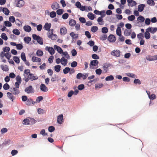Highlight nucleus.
<instances>
[{
	"instance_id": "nucleus-26",
	"label": "nucleus",
	"mask_w": 157,
	"mask_h": 157,
	"mask_svg": "<svg viewBox=\"0 0 157 157\" xmlns=\"http://www.w3.org/2000/svg\"><path fill=\"white\" fill-rule=\"evenodd\" d=\"M131 32L132 31L131 30H129L126 29L124 31V34L125 36H128L131 33Z\"/></svg>"
},
{
	"instance_id": "nucleus-28",
	"label": "nucleus",
	"mask_w": 157,
	"mask_h": 157,
	"mask_svg": "<svg viewBox=\"0 0 157 157\" xmlns=\"http://www.w3.org/2000/svg\"><path fill=\"white\" fill-rule=\"evenodd\" d=\"M149 31L146 30V31L144 33V37L146 39H148L150 38V35Z\"/></svg>"
},
{
	"instance_id": "nucleus-22",
	"label": "nucleus",
	"mask_w": 157,
	"mask_h": 157,
	"mask_svg": "<svg viewBox=\"0 0 157 157\" xmlns=\"http://www.w3.org/2000/svg\"><path fill=\"white\" fill-rule=\"evenodd\" d=\"M98 61L97 60H93L90 63V67L91 66H96L97 65H98Z\"/></svg>"
},
{
	"instance_id": "nucleus-57",
	"label": "nucleus",
	"mask_w": 157,
	"mask_h": 157,
	"mask_svg": "<svg viewBox=\"0 0 157 157\" xmlns=\"http://www.w3.org/2000/svg\"><path fill=\"white\" fill-rule=\"evenodd\" d=\"M16 79L17 81V82H18V83H21V78L20 76L18 75H17L16 78Z\"/></svg>"
},
{
	"instance_id": "nucleus-32",
	"label": "nucleus",
	"mask_w": 157,
	"mask_h": 157,
	"mask_svg": "<svg viewBox=\"0 0 157 157\" xmlns=\"http://www.w3.org/2000/svg\"><path fill=\"white\" fill-rule=\"evenodd\" d=\"M117 34L118 36H120L121 35V28L118 27L116 30Z\"/></svg>"
},
{
	"instance_id": "nucleus-42",
	"label": "nucleus",
	"mask_w": 157,
	"mask_h": 157,
	"mask_svg": "<svg viewBox=\"0 0 157 157\" xmlns=\"http://www.w3.org/2000/svg\"><path fill=\"white\" fill-rule=\"evenodd\" d=\"M13 34L18 35L20 34V32L19 30L17 29H14L13 31Z\"/></svg>"
},
{
	"instance_id": "nucleus-43",
	"label": "nucleus",
	"mask_w": 157,
	"mask_h": 157,
	"mask_svg": "<svg viewBox=\"0 0 157 157\" xmlns=\"http://www.w3.org/2000/svg\"><path fill=\"white\" fill-rule=\"evenodd\" d=\"M111 65L109 63H105L103 65V67L104 69H106L108 68Z\"/></svg>"
},
{
	"instance_id": "nucleus-62",
	"label": "nucleus",
	"mask_w": 157,
	"mask_h": 157,
	"mask_svg": "<svg viewBox=\"0 0 157 157\" xmlns=\"http://www.w3.org/2000/svg\"><path fill=\"white\" fill-rule=\"evenodd\" d=\"M37 112L39 114H42L44 113V110L40 108H39L38 109Z\"/></svg>"
},
{
	"instance_id": "nucleus-34",
	"label": "nucleus",
	"mask_w": 157,
	"mask_h": 157,
	"mask_svg": "<svg viewBox=\"0 0 157 157\" xmlns=\"http://www.w3.org/2000/svg\"><path fill=\"white\" fill-rule=\"evenodd\" d=\"M126 74L128 76L132 77L134 78H137L136 76L132 73H127Z\"/></svg>"
},
{
	"instance_id": "nucleus-17",
	"label": "nucleus",
	"mask_w": 157,
	"mask_h": 157,
	"mask_svg": "<svg viewBox=\"0 0 157 157\" xmlns=\"http://www.w3.org/2000/svg\"><path fill=\"white\" fill-rule=\"evenodd\" d=\"M48 37L51 38L52 40H55L56 39L57 37L56 35L53 34H51L50 33H49L48 34Z\"/></svg>"
},
{
	"instance_id": "nucleus-55",
	"label": "nucleus",
	"mask_w": 157,
	"mask_h": 157,
	"mask_svg": "<svg viewBox=\"0 0 157 157\" xmlns=\"http://www.w3.org/2000/svg\"><path fill=\"white\" fill-rule=\"evenodd\" d=\"M98 30V28L96 26H93L91 28V30L93 32H96Z\"/></svg>"
},
{
	"instance_id": "nucleus-13",
	"label": "nucleus",
	"mask_w": 157,
	"mask_h": 157,
	"mask_svg": "<svg viewBox=\"0 0 157 157\" xmlns=\"http://www.w3.org/2000/svg\"><path fill=\"white\" fill-rule=\"evenodd\" d=\"M51 26V23H46L44 26V29L46 30L49 31H50V28Z\"/></svg>"
},
{
	"instance_id": "nucleus-35",
	"label": "nucleus",
	"mask_w": 157,
	"mask_h": 157,
	"mask_svg": "<svg viewBox=\"0 0 157 157\" xmlns=\"http://www.w3.org/2000/svg\"><path fill=\"white\" fill-rule=\"evenodd\" d=\"M114 79V77L112 75H109L107 76L105 79V80L106 81H111L113 80Z\"/></svg>"
},
{
	"instance_id": "nucleus-23",
	"label": "nucleus",
	"mask_w": 157,
	"mask_h": 157,
	"mask_svg": "<svg viewBox=\"0 0 157 157\" xmlns=\"http://www.w3.org/2000/svg\"><path fill=\"white\" fill-rule=\"evenodd\" d=\"M23 29L25 31L27 32H29L31 30V27L29 25L24 26Z\"/></svg>"
},
{
	"instance_id": "nucleus-47",
	"label": "nucleus",
	"mask_w": 157,
	"mask_h": 157,
	"mask_svg": "<svg viewBox=\"0 0 157 157\" xmlns=\"http://www.w3.org/2000/svg\"><path fill=\"white\" fill-rule=\"evenodd\" d=\"M21 58L23 61H26V58L25 57V54L24 52H22L21 54Z\"/></svg>"
},
{
	"instance_id": "nucleus-48",
	"label": "nucleus",
	"mask_w": 157,
	"mask_h": 157,
	"mask_svg": "<svg viewBox=\"0 0 157 157\" xmlns=\"http://www.w3.org/2000/svg\"><path fill=\"white\" fill-rule=\"evenodd\" d=\"M30 119V124H33L36 122V121L33 118H29Z\"/></svg>"
},
{
	"instance_id": "nucleus-46",
	"label": "nucleus",
	"mask_w": 157,
	"mask_h": 157,
	"mask_svg": "<svg viewBox=\"0 0 157 157\" xmlns=\"http://www.w3.org/2000/svg\"><path fill=\"white\" fill-rule=\"evenodd\" d=\"M135 18V16H134V15H132L130 16H128V20L129 21H133L134 20Z\"/></svg>"
},
{
	"instance_id": "nucleus-15",
	"label": "nucleus",
	"mask_w": 157,
	"mask_h": 157,
	"mask_svg": "<svg viewBox=\"0 0 157 157\" xmlns=\"http://www.w3.org/2000/svg\"><path fill=\"white\" fill-rule=\"evenodd\" d=\"M11 92L14 94H18L20 93L18 88L14 87L11 91Z\"/></svg>"
},
{
	"instance_id": "nucleus-1",
	"label": "nucleus",
	"mask_w": 157,
	"mask_h": 157,
	"mask_svg": "<svg viewBox=\"0 0 157 157\" xmlns=\"http://www.w3.org/2000/svg\"><path fill=\"white\" fill-rule=\"evenodd\" d=\"M23 75L24 76L23 80L26 82H28L29 79L33 81L38 78L37 76H34V75L30 73L29 69H25L24 71Z\"/></svg>"
},
{
	"instance_id": "nucleus-29",
	"label": "nucleus",
	"mask_w": 157,
	"mask_h": 157,
	"mask_svg": "<svg viewBox=\"0 0 157 157\" xmlns=\"http://www.w3.org/2000/svg\"><path fill=\"white\" fill-rule=\"evenodd\" d=\"M23 124H24L28 125L30 124V119L29 118H26L24 119L23 121Z\"/></svg>"
},
{
	"instance_id": "nucleus-54",
	"label": "nucleus",
	"mask_w": 157,
	"mask_h": 157,
	"mask_svg": "<svg viewBox=\"0 0 157 157\" xmlns=\"http://www.w3.org/2000/svg\"><path fill=\"white\" fill-rule=\"evenodd\" d=\"M101 31L102 33H106L108 32V29L107 27H104L102 28Z\"/></svg>"
},
{
	"instance_id": "nucleus-31",
	"label": "nucleus",
	"mask_w": 157,
	"mask_h": 157,
	"mask_svg": "<svg viewBox=\"0 0 157 157\" xmlns=\"http://www.w3.org/2000/svg\"><path fill=\"white\" fill-rule=\"evenodd\" d=\"M144 18L142 16H140L137 18V20L139 22H142L144 21Z\"/></svg>"
},
{
	"instance_id": "nucleus-6",
	"label": "nucleus",
	"mask_w": 157,
	"mask_h": 157,
	"mask_svg": "<svg viewBox=\"0 0 157 157\" xmlns=\"http://www.w3.org/2000/svg\"><path fill=\"white\" fill-rule=\"evenodd\" d=\"M111 54L116 57H119L120 56V52L119 50H113L111 52Z\"/></svg>"
},
{
	"instance_id": "nucleus-44",
	"label": "nucleus",
	"mask_w": 157,
	"mask_h": 157,
	"mask_svg": "<svg viewBox=\"0 0 157 157\" xmlns=\"http://www.w3.org/2000/svg\"><path fill=\"white\" fill-rule=\"evenodd\" d=\"M56 13L55 12L53 11L50 13V16L51 18H54L56 16Z\"/></svg>"
},
{
	"instance_id": "nucleus-24",
	"label": "nucleus",
	"mask_w": 157,
	"mask_h": 157,
	"mask_svg": "<svg viewBox=\"0 0 157 157\" xmlns=\"http://www.w3.org/2000/svg\"><path fill=\"white\" fill-rule=\"evenodd\" d=\"M60 33L62 35H65L67 33V29L65 27H63L60 29Z\"/></svg>"
},
{
	"instance_id": "nucleus-9",
	"label": "nucleus",
	"mask_w": 157,
	"mask_h": 157,
	"mask_svg": "<svg viewBox=\"0 0 157 157\" xmlns=\"http://www.w3.org/2000/svg\"><path fill=\"white\" fill-rule=\"evenodd\" d=\"M146 92L149 98L152 100L155 99L156 98V96L154 94H150L149 91H146Z\"/></svg>"
},
{
	"instance_id": "nucleus-41",
	"label": "nucleus",
	"mask_w": 157,
	"mask_h": 157,
	"mask_svg": "<svg viewBox=\"0 0 157 157\" xmlns=\"http://www.w3.org/2000/svg\"><path fill=\"white\" fill-rule=\"evenodd\" d=\"M147 4L151 6H154L155 5V2L153 0H147Z\"/></svg>"
},
{
	"instance_id": "nucleus-3",
	"label": "nucleus",
	"mask_w": 157,
	"mask_h": 157,
	"mask_svg": "<svg viewBox=\"0 0 157 157\" xmlns=\"http://www.w3.org/2000/svg\"><path fill=\"white\" fill-rule=\"evenodd\" d=\"M15 2H17L16 6L18 7H21L23 6L25 4V2L23 0H20L15 1Z\"/></svg>"
},
{
	"instance_id": "nucleus-30",
	"label": "nucleus",
	"mask_w": 157,
	"mask_h": 157,
	"mask_svg": "<svg viewBox=\"0 0 157 157\" xmlns=\"http://www.w3.org/2000/svg\"><path fill=\"white\" fill-rule=\"evenodd\" d=\"M76 24V21L74 19H71L69 21V25L71 26H75Z\"/></svg>"
},
{
	"instance_id": "nucleus-58",
	"label": "nucleus",
	"mask_w": 157,
	"mask_h": 157,
	"mask_svg": "<svg viewBox=\"0 0 157 157\" xmlns=\"http://www.w3.org/2000/svg\"><path fill=\"white\" fill-rule=\"evenodd\" d=\"M32 37L34 40H38V38H39L40 36H37L35 34H33L32 35Z\"/></svg>"
},
{
	"instance_id": "nucleus-19",
	"label": "nucleus",
	"mask_w": 157,
	"mask_h": 157,
	"mask_svg": "<svg viewBox=\"0 0 157 157\" xmlns=\"http://www.w3.org/2000/svg\"><path fill=\"white\" fill-rule=\"evenodd\" d=\"M127 2L128 3V5L129 6H132L135 5L136 4L135 1L132 0H127Z\"/></svg>"
},
{
	"instance_id": "nucleus-36",
	"label": "nucleus",
	"mask_w": 157,
	"mask_h": 157,
	"mask_svg": "<svg viewBox=\"0 0 157 157\" xmlns=\"http://www.w3.org/2000/svg\"><path fill=\"white\" fill-rule=\"evenodd\" d=\"M70 35L71 36L72 39H76L78 37L77 35L75 34L73 32L71 33L70 34Z\"/></svg>"
},
{
	"instance_id": "nucleus-18",
	"label": "nucleus",
	"mask_w": 157,
	"mask_h": 157,
	"mask_svg": "<svg viewBox=\"0 0 157 157\" xmlns=\"http://www.w3.org/2000/svg\"><path fill=\"white\" fill-rule=\"evenodd\" d=\"M32 60L33 62H40L41 61V59L40 58L35 56H33L32 57Z\"/></svg>"
},
{
	"instance_id": "nucleus-4",
	"label": "nucleus",
	"mask_w": 157,
	"mask_h": 157,
	"mask_svg": "<svg viewBox=\"0 0 157 157\" xmlns=\"http://www.w3.org/2000/svg\"><path fill=\"white\" fill-rule=\"evenodd\" d=\"M146 58L147 60L149 61L155 60L157 59V55L153 56L149 55Z\"/></svg>"
},
{
	"instance_id": "nucleus-39",
	"label": "nucleus",
	"mask_w": 157,
	"mask_h": 157,
	"mask_svg": "<svg viewBox=\"0 0 157 157\" xmlns=\"http://www.w3.org/2000/svg\"><path fill=\"white\" fill-rule=\"evenodd\" d=\"M13 60L17 63H20L19 58L17 56H14L13 57Z\"/></svg>"
},
{
	"instance_id": "nucleus-8",
	"label": "nucleus",
	"mask_w": 157,
	"mask_h": 157,
	"mask_svg": "<svg viewBox=\"0 0 157 157\" xmlns=\"http://www.w3.org/2000/svg\"><path fill=\"white\" fill-rule=\"evenodd\" d=\"M63 116L62 114L59 115L57 118V121L58 123L61 124L63 122Z\"/></svg>"
},
{
	"instance_id": "nucleus-14",
	"label": "nucleus",
	"mask_w": 157,
	"mask_h": 157,
	"mask_svg": "<svg viewBox=\"0 0 157 157\" xmlns=\"http://www.w3.org/2000/svg\"><path fill=\"white\" fill-rule=\"evenodd\" d=\"M7 95L8 98L10 99L12 101H13L15 97L13 96V94L10 92H8L7 93Z\"/></svg>"
},
{
	"instance_id": "nucleus-10",
	"label": "nucleus",
	"mask_w": 157,
	"mask_h": 157,
	"mask_svg": "<svg viewBox=\"0 0 157 157\" xmlns=\"http://www.w3.org/2000/svg\"><path fill=\"white\" fill-rule=\"evenodd\" d=\"M108 40L110 42H114L116 40L115 37L113 35H110L108 38Z\"/></svg>"
},
{
	"instance_id": "nucleus-51",
	"label": "nucleus",
	"mask_w": 157,
	"mask_h": 157,
	"mask_svg": "<svg viewBox=\"0 0 157 157\" xmlns=\"http://www.w3.org/2000/svg\"><path fill=\"white\" fill-rule=\"evenodd\" d=\"M5 56L9 60H10L11 56L10 53H5Z\"/></svg>"
},
{
	"instance_id": "nucleus-5",
	"label": "nucleus",
	"mask_w": 157,
	"mask_h": 157,
	"mask_svg": "<svg viewBox=\"0 0 157 157\" xmlns=\"http://www.w3.org/2000/svg\"><path fill=\"white\" fill-rule=\"evenodd\" d=\"M51 7L53 10H55L59 8V5L57 2H55L52 3Z\"/></svg>"
},
{
	"instance_id": "nucleus-60",
	"label": "nucleus",
	"mask_w": 157,
	"mask_h": 157,
	"mask_svg": "<svg viewBox=\"0 0 157 157\" xmlns=\"http://www.w3.org/2000/svg\"><path fill=\"white\" fill-rule=\"evenodd\" d=\"M16 48L17 49L21 50L23 48V46L21 44H17L16 46Z\"/></svg>"
},
{
	"instance_id": "nucleus-20",
	"label": "nucleus",
	"mask_w": 157,
	"mask_h": 157,
	"mask_svg": "<svg viewBox=\"0 0 157 157\" xmlns=\"http://www.w3.org/2000/svg\"><path fill=\"white\" fill-rule=\"evenodd\" d=\"M145 6V5L144 4H140L138 6V11L140 12L142 11Z\"/></svg>"
},
{
	"instance_id": "nucleus-27",
	"label": "nucleus",
	"mask_w": 157,
	"mask_h": 157,
	"mask_svg": "<svg viewBox=\"0 0 157 157\" xmlns=\"http://www.w3.org/2000/svg\"><path fill=\"white\" fill-rule=\"evenodd\" d=\"M2 11L3 13L6 15H8L10 13L9 10L6 8H3L2 10Z\"/></svg>"
},
{
	"instance_id": "nucleus-59",
	"label": "nucleus",
	"mask_w": 157,
	"mask_h": 157,
	"mask_svg": "<svg viewBox=\"0 0 157 157\" xmlns=\"http://www.w3.org/2000/svg\"><path fill=\"white\" fill-rule=\"evenodd\" d=\"M151 22V20L149 18H146L145 21V24L147 25H150Z\"/></svg>"
},
{
	"instance_id": "nucleus-33",
	"label": "nucleus",
	"mask_w": 157,
	"mask_h": 157,
	"mask_svg": "<svg viewBox=\"0 0 157 157\" xmlns=\"http://www.w3.org/2000/svg\"><path fill=\"white\" fill-rule=\"evenodd\" d=\"M31 40V38L29 37H25L24 38V40L25 42L28 44Z\"/></svg>"
},
{
	"instance_id": "nucleus-56",
	"label": "nucleus",
	"mask_w": 157,
	"mask_h": 157,
	"mask_svg": "<svg viewBox=\"0 0 157 157\" xmlns=\"http://www.w3.org/2000/svg\"><path fill=\"white\" fill-rule=\"evenodd\" d=\"M48 131L50 132H52L55 130V127L53 126H49L48 128Z\"/></svg>"
},
{
	"instance_id": "nucleus-49",
	"label": "nucleus",
	"mask_w": 157,
	"mask_h": 157,
	"mask_svg": "<svg viewBox=\"0 0 157 157\" xmlns=\"http://www.w3.org/2000/svg\"><path fill=\"white\" fill-rule=\"evenodd\" d=\"M63 9H58L56 11V13L58 15H61L63 13Z\"/></svg>"
},
{
	"instance_id": "nucleus-25",
	"label": "nucleus",
	"mask_w": 157,
	"mask_h": 157,
	"mask_svg": "<svg viewBox=\"0 0 157 157\" xmlns=\"http://www.w3.org/2000/svg\"><path fill=\"white\" fill-rule=\"evenodd\" d=\"M67 60L66 59L64 58V57H62L61 59V63L64 66L66 65L67 63Z\"/></svg>"
},
{
	"instance_id": "nucleus-53",
	"label": "nucleus",
	"mask_w": 157,
	"mask_h": 157,
	"mask_svg": "<svg viewBox=\"0 0 157 157\" xmlns=\"http://www.w3.org/2000/svg\"><path fill=\"white\" fill-rule=\"evenodd\" d=\"M3 88L4 90H7L9 89L10 86L8 83H6L4 85Z\"/></svg>"
},
{
	"instance_id": "nucleus-37",
	"label": "nucleus",
	"mask_w": 157,
	"mask_h": 157,
	"mask_svg": "<svg viewBox=\"0 0 157 157\" xmlns=\"http://www.w3.org/2000/svg\"><path fill=\"white\" fill-rule=\"evenodd\" d=\"M36 55L38 56H41L43 55V52L40 50H38L36 52Z\"/></svg>"
},
{
	"instance_id": "nucleus-12",
	"label": "nucleus",
	"mask_w": 157,
	"mask_h": 157,
	"mask_svg": "<svg viewBox=\"0 0 157 157\" xmlns=\"http://www.w3.org/2000/svg\"><path fill=\"white\" fill-rule=\"evenodd\" d=\"M149 32L152 33H154L157 31V28H151L149 27L147 29Z\"/></svg>"
},
{
	"instance_id": "nucleus-21",
	"label": "nucleus",
	"mask_w": 157,
	"mask_h": 157,
	"mask_svg": "<svg viewBox=\"0 0 157 157\" xmlns=\"http://www.w3.org/2000/svg\"><path fill=\"white\" fill-rule=\"evenodd\" d=\"M26 102V104L28 105H30L32 104H34L35 102L33 101L32 99L29 98L27 99Z\"/></svg>"
},
{
	"instance_id": "nucleus-16",
	"label": "nucleus",
	"mask_w": 157,
	"mask_h": 157,
	"mask_svg": "<svg viewBox=\"0 0 157 157\" xmlns=\"http://www.w3.org/2000/svg\"><path fill=\"white\" fill-rule=\"evenodd\" d=\"M40 89L43 92H47L48 90L47 87L45 85L43 84H42L40 86Z\"/></svg>"
},
{
	"instance_id": "nucleus-50",
	"label": "nucleus",
	"mask_w": 157,
	"mask_h": 157,
	"mask_svg": "<svg viewBox=\"0 0 157 157\" xmlns=\"http://www.w3.org/2000/svg\"><path fill=\"white\" fill-rule=\"evenodd\" d=\"M62 56H64L67 59H69L70 58V56L68 54V53L67 52H62Z\"/></svg>"
},
{
	"instance_id": "nucleus-40",
	"label": "nucleus",
	"mask_w": 157,
	"mask_h": 157,
	"mask_svg": "<svg viewBox=\"0 0 157 157\" xmlns=\"http://www.w3.org/2000/svg\"><path fill=\"white\" fill-rule=\"evenodd\" d=\"M1 37L2 39H3L5 40H6L8 39V37L6 36V34L5 33H2L1 36Z\"/></svg>"
},
{
	"instance_id": "nucleus-61",
	"label": "nucleus",
	"mask_w": 157,
	"mask_h": 157,
	"mask_svg": "<svg viewBox=\"0 0 157 157\" xmlns=\"http://www.w3.org/2000/svg\"><path fill=\"white\" fill-rule=\"evenodd\" d=\"M85 35L87 37L90 39L91 37V36L90 32L88 31H86L85 32Z\"/></svg>"
},
{
	"instance_id": "nucleus-11",
	"label": "nucleus",
	"mask_w": 157,
	"mask_h": 157,
	"mask_svg": "<svg viewBox=\"0 0 157 157\" xmlns=\"http://www.w3.org/2000/svg\"><path fill=\"white\" fill-rule=\"evenodd\" d=\"M54 48L55 50H56L59 53L61 54L63 52V50L59 46L55 45L54 46Z\"/></svg>"
},
{
	"instance_id": "nucleus-2",
	"label": "nucleus",
	"mask_w": 157,
	"mask_h": 157,
	"mask_svg": "<svg viewBox=\"0 0 157 157\" xmlns=\"http://www.w3.org/2000/svg\"><path fill=\"white\" fill-rule=\"evenodd\" d=\"M25 91L28 94L33 93L34 90L31 86H29L26 87L25 90Z\"/></svg>"
},
{
	"instance_id": "nucleus-38",
	"label": "nucleus",
	"mask_w": 157,
	"mask_h": 157,
	"mask_svg": "<svg viewBox=\"0 0 157 157\" xmlns=\"http://www.w3.org/2000/svg\"><path fill=\"white\" fill-rule=\"evenodd\" d=\"M87 16L89 18L92 20L94 19V15L91 13H89Z\"/></svg>"
},
{
	"instance_id": "nucleus-52",
	"label": "nucleus",
	"mask_w": 157,
	"mask_h": 157,
	"mask_svg": "<svg viewBox=\"0 0 157 157\" xmlns=\"http://www.w3.org/2000/svg\"><path fill=\"white\" fill-rule=\"evenodd\" d=\"M104 86L102 83H99L98 84H96L95 85V87L96 88H100Z\"/></svg>"
},
{
	"instance_id": "nucleus-7",
	"label": "nucleus",
	"mask_w": 157,
	"mask_h": 157,
	"mask_svg": "<svg viewBox=\"0 0 157 157\" xmlns=\"http://www.w3.org/2000/svg\"><path fill=\"white\" fill-rule=\"evenodd\" d=\"M45 49L48 51L51 55L54 54L55 53V50L52 47L47 46L45 47Z\"/></svg>"
},
{
	"instance_id": "nucleus-64",
	"label": "nucleus",
	"mask_w": 157,
	"mask_h": 157,
	"mask_svg": "<svg viewBox=\"0 0 157 157\" xmlns=\"http://www.w3.org/2000/svg\"><path fill=\"white\" fill-rule=\"evenodd\" d=\"M84 88V85L83 84L79 85L78 86V89L79 90H81Z\"/></svg>"
},
{
	"instance_id": "nucleus-45",
	"label": "nucleus",
	"mask_w": 157,
	"mask_h": 157,
	"mask_svg": "<svg viewBox=\"0 0 157 157\" xmlns=\"http://www.w3.org/2000/svg\"><path fill=\"white\" fill-rule=\"evenodd\" d=\"M4 25L5 26L9 27H11L12 26L11 23L8 21H4Z\"/></svg>"
},
{
	"instance_id": "nucleus-63",
	"label": "nucleus",
	"mask_w": 157,
	"mask_h": 157,
	"mask_svg": "<svg viewBox=\"0 0 157 157\" xmlns=\"http://www.w3.org/2000/svg\"><path fill=\"white\" fill-rule=\"evenodd\" d=\"M77 63L75 61H74L71 63V66L72 67H75L77 66Z\"/></svg>"
}]
</instances>
